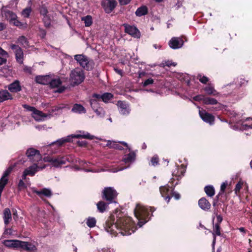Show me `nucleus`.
I'll use <instances>...</instances> for the list:
<instances>
[{"label":"nucleus","mask_w":252,"mask_h":252,"mask_svg":"<svg viewBox=\"0 0 252 252\" xmlns=\"http://www.w3.org/2000/svg\"><path fill=\"white\" fill-rule=\"evenodd\" d=\"M94 97L99 98L100 99L104 102H108L113 97V95L111 93H105L102 94H94Z\"/></svg>","instance_id":"393cba45"},{"label":"nucleus","mask_w":252,"mask_h":252,"mask_svg":"<svg viewBox=\"0 0 252 252\" xmlns=\"http://www.w3.org/2000/svg\"><path fill=\"white\" fill-rule=\"evenodd\" d=\"M177 65V63H174L171 61H163L161 64H160V66L161 67H164L165 66H167L168 67H170L171 66H176Z\"/></svg>","instance_id":"37998d69"},{"label":"nucleus","mask_w":252,"mask_h":252,"mask_svg":"<svg viewBox=\"0 0 252 252\" xmlns=\"http://www.w3.org/2000/svg\"><path fill=\"white\" fill-rule=\"evenodd\" d=\"M74 59L81 66L86 70H91L94 67V62L83 54L75 55Z\"/></svg>","instance_id":"423d86ee"},{"label":"nucleus","mask_w":252,"mask_h":252,"mask_svg":"<svg viewBox=\"0 0 252 252\" xmlns=\"http://www.w3.org/2000/svg\"><path fill=\"white\" fill-rule=\"evenodd\" d=\"M117 192L113 187L105 188L102 191V198L108 201L109 203L116 202Z\"/></svg>","instance_id":"9d476101"},{"label":"nucleus","mask_w":252,"mask_h":252,"mask_svg":"<svg viewBox=\"0 0 252 252\" xmlns=\"http://www.w3.org/2000/svg\"><path fill=\"white\" fill-rule=\"evenodd\" d=\"M135 159V154L133 152H131L125 156L123 161L126 163H131L133 162Z\"/></svg>","instance_id":"2f4dec72"},{"label":"nucleus","mask_w":252,"mask_h":252,"mask_svg":"<svg viewBox=\"0 0 252 252\" xmlns=\"http://www.w3.org/2000/svg\"><path fill=\"white\" fill-rule=\"evenodd\" d=\"M40 12L41 15H42L44 17L48 16V10L46 6H42L40 8Z\"/></svg>","instance_id":"3c124183"},{"label":"nucleus","mask_w":252,"mask_h":252,"mask_svg":"<svg viewBox=\"0 0 252 252\" xmlns=\"http://www.w3.org/2000/svg\"><path fill=\"white\" fill-rule=\"evenodd\" d=\"M64 107V106H56L52 108V112H59L61 110H62Z\"/></svg>","instance_id":"4d7b16f0"},{"label":"nucleus","mask_w":252,"mask_h":252,"mask_svg":"<svg viewBox=\"0 0 252 252\" xmlns=\"http://www.w3.org/2000/svg\"><path fill=\"white\" fill-rule=\"evenodd\" d=\"M159 190L162 197L164 198L165 201L168 203L171 198L173 189L168 186L160 187Z\"/></svg>","instance_id":"dca6fc26"},{"label":"nucleus","mask_w":252,"mask_h":252,"mask_svg":"<svg viewBox=\"0 0 252 252\" xmlns=\"http://www.w3.org/2000/svg\"><path fill=\"white\" fill-rule=\"evenodd\" d=\"M82 21H84L85 25L86 27H89L92 24V18L89 15L82 17Z\"/></svg>","instance_id":"ea45409f"},{"label":"nucleus","mask_w":252,"mask_h":252,"mask_svg":"<svg viewBox=\"0 0 252 252\" xmlns=\"http://www.w3.org/2000/svg\"><path fill=\"white\" fill-rule=\"evenodd\" d=\"M205 96L204 95H198L194 96L192 99L193 100L196 101H202L203 103L204 104V99H205Z\"/></svg>","instance_id":"8fccbe9b"},{"label":"nucleus","mask_w":252,"mask_h":252,"mask_svg":"<svg viewBox=\"0 0 252 252\" xmlns=\"http://www.w3.org/2000/svg\"><path fill=\"white\" fill-rule=\"evenodd\" d=\"M168 45L173 49H178L182 47L184 41L181 37H173L169 40Z\"/></svg>","instance_id":"f3484780"},{"label":"nucleus","mask_w":252,"mask_h":252,"mask_svg":"<svg viewBox=\"0 0 252 252\" xmlns=\"http://www.w3.org/2000/svg\"><path fill=\"white\" fill-rule=\"evenodd\" d=\"M217 220L218 224H220L222 220V218L220 215H217Z\"/></svg>","instance_id":"774afa93"},{"label":"nucleus","mask_w":252,"mask_h":252,"mask_svg":"<svg viewBox=\"0 0 252 252\" xmlns=\"http://www.w3.org/2000/svg\"><path fill=\"white\" fill-rule=\"evenodd\" d=\"M43 20L45 27H49L50 26L51 20L48 16L44 17Z\"/></svg>","instance_id":"603ef678"},{"label":"nucleus","mask_w":252,"mask_h":252,"mask_svg":"<svg viewBox=\"0 0 252 252\" xmlns=\"http://www.w3.org/2000/svg\"><path fill=\"white\" fill-rule=\"evenodd\" d=\"M26 156L32 162H40L42 161V157L39 151L32 148H29L26 153Z\"/></svg>","instance_id":"f8f14e48"},{"label":"nucleus","mask_w":252,"mask_h":252,"mask_svg":"<svg viewBox=\"0 0 252 252\" xmlns=\"http://www.w3.org/2000/svg\"><path fill=\"white\" fill-rule=\"evenodd\" d=\"M85 75L83 71L79 68L73 70L70 74V80L73 85H78L83 81Z\"/></svg>","instance_id":"6e6552de"},{"label":"nucleus","mask_w":252,"mask_h":252,"mask_svg":"<svg viewBox=\"0 0 252 252\" xmlns=\"http://www.w3.org/2000/svg\"><path fill=\"white\" fill-rule=\"evenodd\" d=\"M32 191L42 199H43V197H50L52 195V191L48 188H43L40 190H37L35 188H32Z\"/></svg>","instance_id":"aec40b11"},{"label":"nucleus","mask_w":252,"mask_h":252,"mask_svg":"<svg viewBox=\"0 0 252 252\" xmlns=\"http://www.w3.org/2000/svg\"><path fill=\"white\" fill-rule=\"evenodd\" d=\"M239 84L240 86L244 85L247 82V81L245 79L242 78H240L239 79Z\"/></svg>","instance_id":"338daca9"},{"label":"nucleus","mask_w":252,"mask_h":252,"mask_svg":"<svg viewBox=\"0 0 252 252\" xmlns=\"http://www.w3.org/2000/svg\"><path fill=\"white\" fill-rule=\"evenodd\" d=\"M11 98V95L6 90L0 91V102Z\"/></svg>","instance_id":"f704fd0d"},{"label":"nucleus","mask_w":252,"mask_h":252,"mask_svg":"<svg viewBox=\"0 0 252 252\" xmlns=\"http://www.w3.org/2000/svg\"><path fill=\"white\" fill-rule=\"evenodd\" d=\"M119 3L122 5H126L130 3L131 0H118Z\"/></svg>","instance_id":"bf43d9fd"},{"label":"nucleus","mask_w":252,"mask_h":252,"mask_svg":"<svg viewBox=\"0 0 252 252\" xmlns=\"http://www.w3.org/2000/svg\"><path fill=\"white\" fill-rule=\"evenodd\" d=\"M106 145L110 148L118 150H122L123 149L122 145H123L130 150V148L128 147L127 144L125 142H117L115 141L108 140L107 141Z\"/></svg>","instance_id":"5701e85b"},{"label":"nucleus","mask_w":252,"mask_h":252,"mask_svg":"<svg viewBox=\"0 0 252 252\" xmlns=\"http://www.w3.org/2000/svg\"><path fill=\"white\" fill-rule=\"evenodd\" d=\"M197 79L203 84H206L208 81V78L202 74H199L197 76Z\"/></svg>","instance_id":"09e8293b"},{"label":"nucleus","mask_w":252,"mask_h":252,"mask_svg":"<svg viewBox=\"0 0 252 252\" xmlns=\"http://www.w3.org/2000/svg\"><path fill=\"white\" fill-rule=\"evenodd\" d=\"M173 196L175 199L178 200L180 198V195L179 193L177 192H173L172 191V193L171 194V197Z\"/></svg>","instance_id":"680f3d73"},{"label":"nucleus","mask_w":252,"mask_h":252,"mask_svg":"<svg viewBox=\"0 0 252 252\" xmlns=\"http://www.w3.org/2000/svg\"><path fill=\"white\" fill-rule=\"evenodd\" d=\"M218 103V100L214 98L205 96L204 99V104L205 105H215Z\"/></svg>","instance_id":"4c0bfd02"},{"label":"nucleus","mask_w":252,"mask_h":252,"mask_svg":"<svg viewBox=\"0 0 252 252\" xmlns=\"http://www.w3.org/2000/svg\"><path fill=\"white\" fill-rule=\"evenodd\" d=\"M23 178H22V179H21L19 182V183H18V187L19 188H25V184L23 181Z\"/></svg>","instance_id":"e2e57ef3"},{"label":"nucleus","mask_w":252,"mask_h":252,"mask_svg":"<svg viewBox=\"0 0 252 252\" xmlns=\"http://www.w3.org/2000/svg\"><path fill=\"white\" fill-rule=\"evenodd\" d=\"M204 91L208 95L217 96L219 94V93L214 89V87L211 85L206 86L204 88Z\"/></svg>","instance_id":"c756f323"},{"label":"nucleus","mask_w":252,"mask_h":252,"mask_svg":"<svg viewBox=\"0 0 252 252\" xmlns=\"http://www.w3.org/2000/svg\"><path fill=\"white\" fill-rule=\"evenodd\" d=\"M250 120H252V118H247L245 120L241 121L233 126V129L235 130H244L249 128H252V124L248 123V122Z\"/></svg>","instance_id":"a211bd4d"},{"label":"nucleus","mask_w":252,"mask_h":252,"mask_svg":"<svg viewBox=\"0 0 252 252\" xmlns=\"http://www.w3.org/2000/svg\"><path fill=\"white\" fill-rule=\"evenodd\" d=\"M117 106L119 112L124 115H128L130 111L129 105L125 102L119 101L117 103Z\"/></svg>","instance_id":"b1692460"},{"label":"nucleus","mask_w":252,"mask_h":252,"mask_svg":"<svg viewBox=\"0 0 252 252\" xmlns=\"http://www.w3.org/2000/svg\"><path fill=\"white\" fill-rule=\"evenodd\" d=\"M100 100L99 98L94 97V94L93 95L92 97L90 100V104L93 110H95L96 109L100 107L99 103V101Z\"/></svg>","instance_id":"72a5a7b5"},{"label":"nucleus","mask_w":252,"mask_h":252,"mask_svg":"<svg viewBox=\"0 0 252 252\" xmlns=\"http://www.w3.org/2000/svg\"><path fill=\"white\" fill-rule=\"evenodd\" d=\"M243 184L244 182L241 180L239 181V182L236 184L234 189L235 193L236 195H238L239 192L242 189Z\"/></svg>","instance_id":"a18cd8bd"},{"label":"nucleus","mask_w":252,"mask_h":252,"mask_svg":"<svg viewBox=\"0 0 252 252\" xmlns=\"http://www.w3.org/2000/svg\"><path fill=\"white\" fill-rule=\"evenodd\" d=\"M78 145L80 147L85 146L87 145V142L85 141H78Z\"/></svg>","instance_id":"69168bd1"},{"label":"nucleus","mask_w":252,"mask_h":252,"mask_svg":"<svg viewBox=\"0 0 252 252\" xmlns=\"http://www.w3.org/2000/svg\"><path fill=\"white\" fill-rule=\"evenodd\" d=\"M125 28V32L133 37L139 38L140 37L139 31L134 26L128 25H124Z\"/></svg>","instance_id":"412c9836"},{"label":"nucleus","mask_w":252,"mask_h":252,"mask_svg":"<svg viewBox=\"0 0 252 252\" xmlns=\"http://www.w3.org/2000/svg\"><path fill=\"white\" fill-rule=\"evenodd\" d=\"M12 234V231L11 229L7 228L5 230L2 235V237H6V235H11Z\"/></svg>","instance_id":"6e6d98bb"},{"label":"nucleus","mask_w":252,"mask_h":252,"mask_svg":"<svg viewBox=\"0 0 252 252\" xmlns=\"http://www.w3.org/2000/svg\"><path fill=\"white\" fill-rule=\"evenodd\" d=\"M32 11L31 7H27L24 9L22 12V15L24 17L28 18L29 17Z\"/></svg>","instance_id":"de8ad7c7"},{"label":"nucleus","mask_w":252,"mask_h":252,"mask_svg":"<svg viewBox=\"0 0 252 252\" xmlns=\"http://www.w3.org/2000/svg\"><path fill=\"white\" fill-rule=\"evenodd\" d=\"M117 2L116 0H102L101 5L107 13H110L116 7Z\"/></svg>","instance_id":"2eb2a0df"},{"label":"nucleus","mask_w":252,"mask_h":252,"mask_svg":"<svg viewBox=\"0 0 252 252\" xmlns=\"http://www.w3.org/2000/svg\"><path fill=\"white\" fill-rule=\"evenodd\" d=\"M108 203H106L102 201L98 202L96 204L98 211L100 213H103L106 210L108 207Z\"/></svg>","instance_id":"c9c22d12"},{"label":"nucleus","mask_w":252,"mask_h":252,"mask_svg":"<svg viewBox=\"0 0 252 252\" xmlns=\"http://www.w3.org/2000/svg\"><path fill=\"white\" fill-rule=\"evenodd\" d=\"M24 107L27 110L32 112V117L36 121H43L50 118L52 116L51 114H44L42 111L37 110L34 107L29 106L28 105H24Z\"/></svg>","instance_id":"39448f33"},{"label":"nucleus","mask_w":252,"mask_h":252,"mask_svg":"<svg viewBox=\"0 0 252 252\" xmlns=\"http://www.w3.org/2000/svg\"><path fill=\"white\" fill-rule=\"evenodd\" d=\"M10 47L14 51L17 62L20 64H22L23 63L24 54L21 48L15 44L11 45Z\"/></svg>","instance_id":"6ab92c4d"},{"label":"nucleus","mask_w":252,"mask_h":252,"mask_svg":"<svg viewBox=\"0 0 252 252\" xmlns=\"http://www.w3.org/2000/svg\"><path fill=\"white\" fill-rule=\"evenodd\" d=\"M154 83V80L152 78H149L147 80H146L143 83V86L144 87H146L148 85L152 84Z\"/></svg>","instance_id":"5fc2aeb1"},{"label":"nucleus","mask_w":252,"mask_h":252,"mask_svg":"<svg viewBox=\"0 0 252 252\" xmlns=\"http://www.w3.org/2000/svg\"><path fill=\"white\" fill-rule=\"evenodd\" d=\"M204 190L207 195L210 197H212L215 194V189L212 186H206Z\"/></svg>","instance_id":"58836bf2"},{"label":"nucleus","mask_w":252,"mask_h":252,"mask_svg":"<svg viewBox=\"0 0 252 252\" xmlns=\"http://www.w3.org/2000/svg\"><path fill=\"white\" fill-rule=\"evenodd\" d=\"M8 90L11 92H18L21 91V88L18 81H15L8 86Z\"/></svg>","instance_id":"c85d7f7f"},{"label":"nucleus","mask_w":252,"mask_h":252,"mask_svg":"<svg viewBox=\"0 0 252 252\" xmlns=\"http://www.w3.org/2000/svg\"><path fill=\"white\" fill-rule=\"evenodd\" d=\"M0 55L2 56L3 57H7L8 56V53L6 51L2 49L0 47Z\"/></svg>","instance_id":"13d9d810"},{"label":"nucleus","mask_w":252,"mask_h":252,"mask_svg":"<svg viewBox=\"0 0 252 252\" xmlns=\"http://www.w3.org/2000/svg\"><path fill=\"white\" fill-rule=\"evenodd\" d=\"M3 17L13 24V25L18 27L20 28L26 27V24H23L17 19L16 15L13 12L7 10L4 11L2 13Z\"/></svg>","instance_id":"1a4fd4ad"},{"label":"nucleus","mask_w":252,"mask_h":252,"mask_svg":"<svg viewBox=\"0 0 252 252\" xmlns=\"http://www.w3.org/2000/svg\"><path fill=\"white\" fill-rule=\"evenodd\" d=\"M155 210L153 208H148L141 204H137L134 209V215L137 219L139 220L138 225L139 227L149 220L150 212H153Z\"/></svg>","instance_id":"7ed1b4c3"},{"label":"nucleus","mask_w":252,"mask_h":252,"mask_svg":"<svg viewBox=\"0 0 252 252\" xmlns=\"http://www.w3.org/2000/svg\"><path fill=\"white\" fill-rule=\"evenodd\" d=\"M179 170L180 171V174L178 173H173V174H175L174 176L177 177V179H179V178H181L182 176L184 175V174L185 173L186 171V169L185 166L183 165H182L181 166V167L179 169Z\"/></svg>","instance_id":"c03bdc74"},{"label":"nucleus","mask_w":252,"mask_h":252,"mask_svg":"<svg viewBox=\"0 0 252 252\" xmlns=\"http://www.w3.org/2000/svg\"><path fill=\"white\" fill-rule=\"evenodd\" d=\"M85 138L92 140L95 138V136L91 135L88 132L85 131H79L75 134H71L65 137H63L58 139L57 141L52 143L50 146L47 147L48 151H50L49 154H53L57 152L59 148L62 146L64 143L71 142L73 141V138Z\"/></svg>","instance_id":"f03ea898"},{"label":"nucleus","mask_w":252,"mask_h":252,"mask_svg":"<svg viewBox=\"0 0 252 252\" xmlns=\"http://www.w3.org/2000/svg\"><path fill=\"white\" fill-rule=\"evenodd\" d=\"M3 218L4 224L7 225L11 220V213L9 209L6 208L4 209Z\"/></svg>","instance_id":"7c9ffc66"},{"label":"nucleus","mask_w":252,"mask_h":252,"mask_svg":"<svg viewBox=\"0 0 252 252\" xmlns=\"http://www.w3.org/2000/svg\"><path fill=\"white\" fill-rule=\"evenodd\" d=\"M33 163L32 165L24 170L22 176L23 179H26L27 176H33L37 172L45 167V165H40V162Z\"/></svg>","instance_id":"0eeeda50"},{"label":"nucleus","mask_w":252,"mask_h":252,"mask_svg":"<svg viewBox=\"0 0 252 252\" xmlns=\"http://www.w3.org/2000/svg\"><path fill=\"white\" fill-rule=\"evenodd\" d=\"M227 185V181L223 182L221 184V186H220V191L222 192H224L226 188Z\"/></svg>","instance_id":"052dcab7"},{"label":"nucleus","mask_w":252,"mask_h":252,"mask_svg":"<svg viewBox=\"0 0 252 252\" xmlns=\"http://www.w3.org/2000/svg\"><path fill=\"white\" fill-rule=\"evenodd\" d=\"M148 12V9L146 6H142L139 7L135 12V14L137 16H142L146 15Z\"/></svg>","instance_id":"e433bc0d"},{"label":"nucleus","mask_w":252,"mask_h":252,"mask_svg":"<svg viewBox=\"0 0 252 252\" xmlns=\"http://www.w3.org/2000/svg\"><path fill=\"white\" fill-rule=\"evenodd\" d=\"M71 111L74 113L78 114L85 113L86 112L85 108L82 105L78 104H75L73 105Z\"/></svg>","instance_id":"473e14b6"},{"label":"nucleus","mask_w":252,"mask_h":252,"mask_svg":"<svg viewBox=\"0 0 252 252\" xmlns=\"http://www.w3.org/2000/svg\"><path fill=\"white\" fill-rule=\"evenodd\" d=\"M105 229L107 232L114 236L118 233L127 236L135 231L136 226L130 217L125 216L120 211H117L111 219L106 222Z\"/></svg>","instance_id":"f257e3e1"},{"label":"nucleus","mask_w":252,"mask_h":252,"mask_svg":"<svg viewBox=\"0 0 252 252\" xmlns=\"http://www.w3.org/2000/svg\"><path fill=\"white\" fill-rule=\"evenodd\" d=\"M21 241L18 240H5L1 242L6 247L11 249L20 248Z\"/></svg>","instance_id":"4be33fe9"},{"label":"nucleus","mask_w":252,"mask_h":252,"mask_svg":"<svg viewBox=\"0 0 252 252\" xmlns=\"http://www.w3.org/2000/svg\"><path fill=\"white\" fill-rule=\"evenodd\" d=\"M86 224L89 227H94L96 224V220L94 218L89 217L87 219Z\"/></svg>","instance_id":"a19ab883"},{"label":"nucleus","mask_w":252,"mask_h":252,"mask_svg":"<svg viewBox=\"0 0 252 252\" xmlns=\"http://www.w3.org/2000/svg\"><path fill=\"white\" fill-rule=\"evenodd\" d=\"M35 80L37 83L43 85H47L49 84L50 83V81H51V77L48 75L39 76H37L35 78Z\"/></svg>","instance_id":"a878e982"},{"label":"nucleus","mask_w":252,"mask_h":252,"mask_svg":"<svg viewBox=\"0 0 252 252\" xmlns=\"http://www.w3.org/2000/svg\"><path fill=\"white\" fill-rule=\"evenodd\" d=\"M213 231L214 232L213 233V234L214 236V238H213V243H212V247H213V250H214L215 244L216 243V235L220 236V227L219 224L216 223L214 225V228H213Z\"/></svg>","instance_id":"cd10ccee"},{"label":"nucleus","mask_w":252,"mask_h":252,"mask_svg":"<svg viewBox=\"0 0 252 252\" xmlns=\"http://www.w3.org/2000/svg\"><path fill=\"white\" fill-rule=\"evenodd\" d=\"M199 206L204 210H208L211 207V204L205 198H201L198 201Z\"/></svg>","instance_id":"bb28decb"},{"label":"nucleus","mask_w":252,"mask_h":252,"mask_svg":"<svg viewBox=\"0 0 252 252\" xmlns=\"http://www.w3.org/2000/svg\"><path fill=\"white\" fill-rule=\"evenodd\" d=\"M197 108L199 109V114L202 120L209 125H213L215 121L214 116L203 109H201L199 106H197Z\"/></svg>","instance_id":"ddd939ff"},{"label":"nucleus","mask_w":252,"mask_h":252,"mask_svg":"<svg viewBox=\"0 0 252 252\" xmlns=\"http://www.w3.org/2000/svg\"><path fill=\"white\" fill-rule=\"evenodd\" d=\"M175 2L176 3V8L178 9L180 8L182 4V1L180 0H174Z\"/></svg>","instance_id":"0e129e2a"},{"label":"nucleus","mask_w":252,"mask_h":252,"mask_svg":"<svg viewBox=\"0 0 252 252\" xmlns=\"http://www.w3.org/2000/svg\"><path fill=\"white\" fill-rule=\"evenodd\" d=\"M18 43L26 47L28 46V42L26 37L21 36L18 39Z\"/></svg>","instance_id":"79ce46f5"},{"label":"nucleus","mask_w":252,"mask_h":252,"mask_svg":"<svg viewBox=\"0 0 252 252\" xmlns=\"http://www.w3.org/2000/svg\"><path fill=\"white\" fill-rule=\"evenodd\" d=\"M43 160L45 162H50L51 165L55 167H61L65 164L67 162H74V158L71 155L59 156L55 157L47 156L44 158Z\"/></svg>","instance_id":"20e7f679"},{"label":"nucleus","mask_w":252,"mask_h":252,"mask_svg":"<svg viewBox=\"0 0 252 252\" xmlns=\"http://www.w3.org/2000/svg\"><path fill=\"white\" fill-rule=\"evenodd\" d=\"M38 243L36 242H21L20 248L29 252H37Z\"/></svg>","instance_id":"4468645a"},{"label":"nucleus","mask_w":252,"mask_h":252,"mask_svg":"<svg viewBox=\"0 0 252 252\" xmlns=\"http://www.w3.org/2000/svg\"><path fill=\"white\" fill-rule=\"evenodd\" d=\"M151 162L152 165L156 166L158 163V158L157 156H154L151 160Z\"/></svg>","instance_id":"864d4df0"},{"label":"nucleus","mask_w":252,"mask_h":252,"mask_svg":"<svg viewBox=\"0 0 252 252\" xmlns=\"http://www.w3.org/2000/svg\"><path fill=\"white\" fill-rule=\"evenodd\" d=\"M64 78H56L52 79L51 78L49 83L50 86L53 89H57L55 92L62 93L67 88L66 86L63 85L64 81Z\"/></svg>","instance_id":"9b49d317"},{"label":"nucleus","mask_w":252,"mask_h":252,"mask_svg":"<svg viewBox=\"0 0 252 252\" xmlns=\"http://www.w3.org/2000/svg\"><path fill=\"white\" fill-rule=\"evenodd\" d=\"M94 111L96 113V115L98 117L102 118L104 116L105 112L102 108L100 107L95 110H94Z\"/></svg>","instance_id":"49530a36"}]
</instances>
